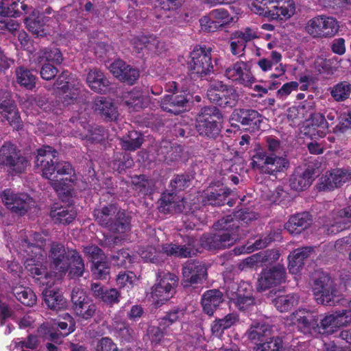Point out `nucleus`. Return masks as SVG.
I'll return each instance as SVG.
<instances>
[{
	"mask_svg": "<svg viewBox=\"0 0 351 351\" xmlns=\"http://www.w3.org/2000/svg\"><path fill=\"white\" fill-rule=\"evenodd\" d=\"M224 75L236 84L245 87L250 86L256 81L250 62L239 60L233 63L226 68Z\"/></svg>",
	"mask_w": 351,
	"mask_h": 351,
	"instance_id": "f3484780",
	"label": "nucleus"
},
{
	"mask_svg": "<svg viewBox=\"0 0 351 351\" xmlns=\"http://www.w3.org/2000/svg\"><path fill=\"white\" fill-rule=\"evenodd\" d=\"M247 339L257 346L254 351H281L282 341L273 335L271 327L265 324H252L245 332Z\"/></svg>",
	"mask_w": 351,
	"mask_h": 351,
	"instance_id": "39448f33",
	"label": "nucleus"
},
{
	"mask_svg": "<svg viewBox=\"0 0 351 351\" xmlns=\"http://www.w3.org/2000/svg\"><path fill=\"white\" fill-rule=\"evenodd\" d=\"M13 295L21 304L32 306L36 303L37 298L34 292L29 287H14L12 291Z\"/></svg>",
	"mask_w": 351,
	"mask_h": 351,
	"instance_id": "c03bdc74",
	"label": "nucleus"
},
{
	"mask_svg": "<svg viewBox=\"0 0 351 351\" xmlns=\"http://www.w3.org/2000/svg\"><path fill=\"white\" fill-rule=\"evenodd\" d=\"M34 163L35 167L41 172L42 176L50 180L52 187L62 201L70 203L72 199L71 193L63 179L59 177L68 175L69 178H66V180L71 182L77 180L71 164L66 161H60L58 152L49 145H43L36 149Z\"/></svg>",
	"mask_w": 351,
	"mask_h": 351,
	"instance_id": "f257e3e1",
	"label": "nucleus"
},
{
	"mask_svg": "<svg viewBox=\"0 0 351 351\" xmlns=\"http://www.w3.org/2000/svg\"><path fill=\"white\" fill-rule=\"evenodd\" d=\"M110 82L100 70L89 71V88L95 93H104L107 91Z\"/></svg>",
	"mask_w": 351,
	"mask_h": 351,
	"instance_id": "58836bf2",
	"label": "nucleus"
},
{
	"mask_svg": "<svg viewBox=\"0 0 351 351\" xmlns=\"http://www.w3.org/2000/svg\"><path fill=\"white\" fill-rule=\"evenodd\" d=\"M222 114L216 106L202 108L197 114L195 128L199 135L209 138H217L221 131Z\"/></svg>",
	"mask_w": 351,
	"mask_h": 351,
	"instance_id": "423d86ee",
	"label": "nucleus"
},
{
	"mask_svg": "<svg viewBox=\"0 0 351 351\" xmlns=\"http://www.w3.org/2000/svg\"><path fill=\"white\" fill-rule=\"evenodd\" d=\"M257 38L256 32L250 27L245 28L243 31H236L232 34V40L239 39L243 41L244 44Z\"/></svg>",
	"mask_w": 351,
	"mask_h": 351,
	"instance_id": "69168bd1",
	"label": "nucleus"
},
{
	"mask_svg": "<svg viewBox=\"0 0 351 351\" xmlns=\"http://www.w3.org/2000/svg\"><path fill=\"white\" fill-rule=\"evenodd\" d=\"M299 302V296L295 293L278 296L272 302L280 312H287L296 306Z\"/></svg>",
	"mask_w": 351,
	"mask_h": 351,
	"instance_id": "a18cd8bd",
	"label": "nucleus"
},
{
	"mask_svg": "<svg viewBox=\"0 0 351 351\" xmlns=\"http://www.w3.org/2000/svg\"><path fill=\"white\" fill-rule=\"evenodd\" d=\"M239 321V315L236 313H229L222 319H217L212 325L213 333L219 334L224 330L230 328Z\"/></svg>",
	"mask_w": 351,
	"mask_h": 351,
	"instance_id": "de8ad7c7",
	"label": "nucleus"
},
{
	"mask_svg": "<svg viewBox=\"0 0 351 351\" xmlns=\"http://www.w3.org/2000/svg\"><path fill=\"white\" fill-rule=\"evenodd\" d=\"M88 296L86 293L80 289H74L71 295L74 311L77 315L88 319Z\"/></svg>",
	"mask_w": 351,
	"mask_h": 351,
	"instance_id": "c9c22d12",
	"label": "nucleus"
},
{
	"mask_svg": "<svg viewBox=\"0 0 351 351\" xmlns=\"http://www.w3.org/2000/svg\"><path fill=\"white\" fill-rule=\"evenodd\" d=\"M145 98L142 92L134 88L123 95L124 104L132 111H139L144 108Z\"/></svg>",
	"mask_w": 351,
	"mask_h": 351,
	"instance_id": "e433bc0d",
	"label": "nucleus"
},
{
	"mask_svg": "<svg viewBox=\"0 0 351 351\" xmlns=\"http://www.w3.org/2000/svg\"><path fill=\"white\" fill-rule=\"evenodd\" d=\"M278 237V234L275 232H270L267 236L264 238H261L256 240L253 245L245 247L243 245L239 247H235L234 249V254L236 255H240L245 253H251L254 250L266 247L271 242L276 240L275 237Z\"/></svg>",
	"mask_w": 351,
	"mask_h": 351,
	"instance_id": "a19ab883",
	"label": "nucleus"
},
{
	"mask_svg": "<svg viewBox=\"0 0 351 351\" xmlns=\"http://www.w3.org/2000/svg\"><path fill=\"white\" fill-rule=\"evenodd\" d=\"M40 62L45 61V63L53 64H61L63 61V56L58 48L45 47L40 51Z\"/></svg>",
	"mask_w": 351,
	"mask_h": 351,
	"instance_id": "49530a36",
	"label": "nucleus"
},
{
	"mask_svg": "<svg viewBox=\"0 0 351 351\" xmlns=\"http://www.w3.org/2000/svg\"><path fill=\"white\" fill-rule=\"evenodd\" d=\"M92 108L95 113L107 122L116 121L119 117L117 107L109 97H97Z\"/></svg>",
	"mask_w": 351,
	"mask_h": 351,
	"instance_id": "bb28decb",
	"label": "nucleus"
},
{
	"mask_svg": "<svg viewBox=\"0 0 351 351\" xmlns=\"http://www.w3.org/2000/svg\"><path fill=\"white\" fill-rule=\"evenodd\" d=\"M313 289L319 304L334 306L341 300V293L327 274L323 273L315 280Z\"/></svg>",
	"mask_w": 351,
	"mask_h": 351,
	"instance_id": "9b49d317",
	"label": "nucleus"
},
{
	"mask_svg": "<svg viewBox=\"0 0 351 351\" xmlns=\"http://www.w3.org/2000/svg\"><path fill=\"white\" fill-rule=\"evenodd\" d=\"M351 93V84L346 81L341 82L330 88V95L337 101L347 99Z\"/></svg>",
	"mask_w": 351,
	"mask_h": 351,
	"instance_id": "09e8293b",
	"label": "nucleus"
},
{
	"mask_svg": "<svg viewBox=\"0 0 351 351\" xmlns=\"http://www.w3.org/2000/svg\"><path fill=\"white\" fill-rule=\"evenodd\" d=\"M311 122L313 127H316L319 129L317 131V134L319 136L325 135L326 130L328 128L325 115L320 112H315L311 115Z\"/></svg>",
	"mask_w": 351,
	"mask_h": 351,
	"instance_id": "4d7b16f0",
	"label": "nucleus"
},
{
	"mask_svg": "<svg viewBox=\"0 0 351 351\" xmlns=\"http://www.w3.org/2000/svg\"><path fill=\"white\" fill-rule=\"evenodd\" d=\"M228 298L233 301L240 311H245L254 304V298L252 295L231 294L228 295Z\"/></svg>",
	"mask_w": 351,
	"mask_h": 351,
	"instance_id": "5fc2aeb1",
	"label": "nucleus"
},
{
	"mask_svg": "<svg viewBox=\"0 0 351 351\" xmlns=\"http://www.w3.org/2000/svg\"><path fill=\"white\" fill-rule=\"evenodd\" d=\"M253 169L258 170L261 173L276 175L283 172L289 167L288 160L274 153H268L263 149H259L252 156L251 162Z\"/></svg>",
	"mask_w": 351,
	"mask_h": 351,
	"instance_id": "6e6552de",
	"label": "nucleus"
},
{
	"mask_svg": "<svg viewBox=\"0 0 351 351\" xmlns=\"http://www.w3.org/2000/svg\"><path fill=\"white\" fill-rule=\"evenodd\" d=\"M312 222L311 215L304 212L292 215L285 224V228L291 234H299L307 229Z\"/></svg>",
	"mask_w": 351,
	"mask_h": 351,
	"instance_id": "7c9ffc66",
	"label": "nucleus"
},
{
	"mask_svg": "<svg viewBox=\"0 0 351 351\" xmlns=\"http://www.w3.org/2000/svg\"><path fill=\"white\" fill-rule=\"evenodd\" d=\"M141 256L145 261L158 263L160 252L154 246L149 245L143 249L140 253Z\"/></svg>",
	"mask_w": 351,
	"mask_h": 351,
	"instance_id": "e2e57ef3",
	"label": "nucleus"
},
{
	"mask_svg": "<svg viewBox=\"0 0 351 351\" xmlns=\"http://www.w3.org/2000/svg\"><path fill=\"white\" fill-rule=\"evenodd\" d=\"M45 243L46 239L38 232L31 234L23 241V246L29 256L25 262V267L38 285L51 287L54 282V276L40 262L45 256L43 248Z\"/></svg>",
	"mask_w": 351,
	"mask_h": 351,
	"instance_id": "f03ea898",
	"label": "nucleus"
},
{
	"mask_svg": "<svg viewBox=\"0 0 351 351\" xmlns=\"http://www.w3.org/2000/svg\"><path fill=\"white\" fill-rule=\"evenodd\" d=\"M50 267L55 273L62 274L69 271L71 278L81 276L84 271V263L80 254L74 250H66L63 245L53 243L49 255Z\"/></svg>",
	"mask_w": 351,
	"mask_h": 351,
	"instance_id": "20e7f679",
	"label": "nucleus"
},
{
	"mask_svg": "<svg viewBox=\"0 0 351 351\" xmlns=\"http://www.w3.org/2000/svg\"><path fill=\"white\" fill-rule=\"evenodd\" d=\"M29 165L27 157L22 154L16 145L4 142L0 147V167L6 169L12 176L23 173Z\"/></svg>",
	"mask_w": 351,
	"mask_h": 351,
	"instance_id": "0eeeda50",
	"label": "nucleus"
},
{
	"mask_svg": "<svg viewBox=\"0 0 351 351\" xmlns=\"http://www.w3.org/2000/svg\"><path fill=\"white\" fill-rule=\"evenodd\" d=\"M117 210L115 204H110L104 206L102 209H97L94 211L95 220L102 226L110 228V222Z\"/></svg>",
	"mask_w": 351,
	"mask_h": 351,
	"instance_id": "37998d69",
	"label": "nucleus"
},
{
	"mask_svg": "<svg viewBox=\"0 0 351 351\" xmlns=\"http://www.w3.org/2000/svg\"><path fill=\"white\" fill-rule=\"evenodd\" d=\"M223 301V294L219 289H214L206 291L201 299L204 313L208 316H213Z\"/></svg>",
	"mask_w": 351,
	"mask_h": 351,
	"instance_id": "cd10ccee",
	"label": "nucleus"
},
{
	"mask_svg": "<svg viewBox=\"0 0 351 351\" xmlns=\"http://www.w3.org/2000/svg\"><path fill=\"white\" fill-rule=\"evenodd\" d=\"M58 72L56 66L51 63H44L40 71L41 77L45 80L53 79Z\"/></svg>",
	"mask_w": 351,
	"mask_h": 351,
	"instance_id": "774afa93",
	"label": "nucleus"
},
{
	"mask_svg": "<svg viewBox=\"0 0 351 351\" xmlns=\"http://www.w3.org/2000/svg\"><path fill=\"white\" fill-rule=\"evenodd\" d=\"M313 251V247H303L295 250L292 256H289V269L293 274L300 271L304 265V260L306 259Z\"/></svg>",
	"mask_w": 351,
	"mask_h": 351,
	"instance_id": "473e14b6",
	"label": "nucleus"
},
{
	"mask_svg": "<svg viewBox=\"0 0 351 351\" xmlns=\"http://www.w3.org/2000/svg\"><path fill=\"white\" fill-rule=\"evenodd\" d=\"M112 219L109 230L114 233L123 234L131 229V217L124 210H117Z\"/></svg>",
	"mask_w": 351,
	"mask_h": 351,
	"instance_id": "f704fd0d",
	"label": "nucleus"
},
{
	"mask_svg": "<svg viewBox=\"0 0 351 351\" xmlns=\"http://www.w3.org/2000/svg\"><path fill=\"white\" fill-rule=\"evenodd\" d=\"M299 83L295 81L287 82L276 92V97L280 99H286L293 91L298 90Z\"/></svg>",
	"mask_w": 351,
	"mask_h": 351,
	"instance_id": "338daca9",
	"label": "nucleus"
},
{
	"mask_svg": "<svg viewBox=\"0 0 351 351\" xmlns=\"http://www.w3.org/2000/svg\"><path fill=\"white\" fill-rule=\"evenodd\" d=\"M1 198L6 207L19 216L25 215L35 204V201L28 194L15 193L10 189L3 191Z\"/></svg>",
	"mask_w": 351,
	"mask_h": 351,
	"instance_id": "2eb2a0df",
	"label": "nucleus"
},
{
	"mask_svg": "<svg viewBox=\"0 0 351 351\" xmlns=\"http://www.w3.org/2000/svg\"><path fill=\"white\" fill-rule=\"evenodd\" d=\"M54 86L64 106L73 104L81 93V83L77 79L73 78L68 71H64L58 75Z\"/></svg>",
	"mask_w": 351,
	"mask_h": 351,
	"instance_id": "f8f14e48",
	"label": "nucleus"
},
{
	"mask_svg": "<svg viewBox=\"0 0 351 351\" xmlns=\"http://www.w3.org/2000/svg\"><path fill=\"white\" fill-rule=\"evenodd\" d=\"M110 71L119 80L132 85L140 76L139 71L127 64L123 60H114L109 66Z\"/></svg>",
	"mask_w": 351,
	"mask_h": 351,
	"instance_id": "393cba45",
	"label": "nucleus"
},
{
	"mask_svg": "<svg viewBox=\"0 0 351 351\" xmlns=\"http://www.w3.org/2000/svg\"><path fill=\"white\" fill-rule=\"evenodd\" d=\"M49 215L54 223L67 225L75 219L77 213L73 206H59L56 203L51 207Z\"/></svg>",
	"mask_w": 351,
	"mask_h": 351,
	"instance_id": "c756f323",
	"label": "nucleus"
},
{
	"mask_svg": "<svg viewBox=\"0 0 351 351\" xmlns=\"http://www.w3.org/2000/svg\"><path fill=\"white\" fill-rule=\"evenodd\" d=\"M275 0H252L251 8L255 13L269 18Z\"/></svg>",
	"mask_w": 351,
	"mask_h": 351,
	"instance_id": "3c124183",
	"label": "nucleus"
},
{
	"mask_svg": "<svg viewBox=\"0 0 351 351\" xmlns=\"http://www.w3.org/2000/svg\"><path fill=\"white\" fill-rule=\"evenodd\" d=\"M190 176L187 173H182L174 176L170 182V187L174 192L180 191L189 186Z\"/></svg>",
	"mask_w": 351,
	"mask_h": 351,
	"instance_id": "6e6d98bb",
	"label": "nucleus"
},
{
	"mask_svg": "<svg viewBox=\"0 0 351 351\" xmlns=\"http://www.w3.org/2000/svg\"><path fill=\"white\" fill-rule=\"evenodd\" d=\"M184 0H157L158 7L166 14L163 17L168 19V22L173 23L176 21L177 10L182 6Z\"/></svg>",
	"mask_w": 351,
	"mask_h": 351,
	"instance_id": "79ce46f5",
	"label": "nucleus"
},
{
	"mask_svg": "<svg viewBox=\"0 0 351 351\" xmlns=\"http://www.w3.org/2000/svg\"><path fill=\"white\" fill-rule=\"evenodd\" d=\"M16 82L25 89L32 90L36 84L38 77L32 71L24 67L19 66L15 71Z\"/></svg>",
	"mask_w": 351,
	"mask_h": 351,
	"instance_id": "4c0bfd02",
	"label": "nucleus"
},
{
	"mask_svg": "<svg viewBox=\"0 0 351 351\" xmlns=\"http://www.w3.org/2000/svg\"><path fill=\"white\" fill-rule=\"evenodd\" d=\"M144 142L143 134L137 131L128 132V134L120 138V145L122 149L134 152L139 149Z\"/></svg>",
	"mask_w": 351,
	"mask_h": 351,
	"instance_id": "ea45409f",
	"label": "nucleus"
},
{
	"mask_svg": "<svg viewBox=\"0 0 351 351\" xmlns=\"http://www.w3.org/2000/svg\"><path fill=\"white\" fill-rule=\"evenodd\" d=\"M182 285L185 289L202 284L207 278L206 269L198 262H187L182 267Z\"/></svg>",
	"mask_w": 351,
	"mask_h": 351,
	"instance_id": "412c9836",
	"label": "nucleus"
},
{
	"mask_svg": "<svg viewBox=\"0 0 351 351\" xmlns=\"http://www.w3.org/2000/svg\"><path fill=\"white\" fill-rule=\"evenodd\" d=\"M43 296L45 304L52 311H58L67 307L66 299L59 291L45 289Z\"/></svg>",
	"mask_w": 351,
	"mask_h": 351,
	"instance_id": "72a5a7b5",
	"label": "nucleus"
},
{
	"mask_svg": "<svg viewBox=\"0 0 351 351\" xmlns=\"http://www.w3.org/2000/svg\"><path fill=\"white\" fill-rule=\"evenodd\" d=\"M158 282L152 288V298L157 305H161L171 298L178 285V277L170 272H158Z\"/></svg>",
	"mask_w": 351,
	"mask_h": 351,
	"instance_id": "ddd939ff",
	"label": "nucleus"
},
{
	"mask_svg": "<svg viewBox=\"0 0 351 351\" xmlns=\"http://www.w3.org/2000/svg\"><path fill=\"white\" fill-rule=\"evenodd\" d=\"M112 261L114 265L126 267L128 264L133 262V258L130 255L128 250H121L112 256Z\"/></svg>",
	"mask_w": 351,
	"mask_h": 351,
	"instance_id": "052dcab7",
	"label": "nucleus"
},
{
	"mask_svg": "<svg viewBox=\"0 0 351 351\" xmlns=\"http://www.w3.org/2000/svg\"><path fill=\"white\" fill-rule=\"evenodd\" d=\"M49 19V16L34 10L25 19V24L27 29L33 34L43 37L47 34L46 25Z\"/></svg>",
	"mask_w": 351,
	"mask_h": 351,
	"instance_id": "c85d7f7f",
	"label": "nucleus"
},
{
	"mask_svg": "<svg viewBox=\"0 0 351 351\" xmlns=\"http://www.w3.org/2000/svg\"><path fill=\"white\" fill-rule=\"evenodd\" d=\"M231 193L229 188L218 181L211 183L202 191L199 201L203 206H220L226 202Z\"/></svg>",
	"mask_w": 351,
	"mask_h": 351,
	"instance_id": "6ab92c4d",
	"label": "nucleus"
},
{
	"mask_svg": "<svg viewBox=\"0 0 351 351\" xmlns=\"http://www.w3.org/2000/svg\"><path fill=\"white\" fill-rule=\"evenodd\" d=\"M291 320L298 330L304 335L319 334V316L304 309L298 310L291 315Z\"/></svg>",
	"mask_w": 351,
	"mask_h": 351,
	"instance_id": "a211bd4d",
	"label": "nucleus"
},
{
	"mask_svg": "<svg viewBox=\"0 0 351 351\" xmlns=\"http://www.w3.org/2000/svg\"><path fill=\"white\" fill-rule=\"evenodd\" d=\"M93 265L91 266V271L95 279H106L110 274V267L108 263L101 260L95 261V258L93 257Z\"/></svg>",
	"mask_w": 351,
	"mask_h": 351,
	"instance_id": "864d4df0",
	"label": "nucleus"
},
{
	"mask_svg": "<svg viewBox=\"0 0 351 351\" xmlns=\"http://www.w3.org/2000/svg\"><path fill=\"white\" fill-rule=\"evenodd\" d=\"M133 44L138 49H143L144 47L151 49L150 45L156 46L158 44V39L153 36H141L133 39Z\"/></svg>",
	"mask_w": 351,
	"mask_h": 351,
	"instance_id": "680f3d73",
	"label": "nucleus"
},
{
	"mask_svg": "<svg viewBox=\"0 0 351 351\" xmlns=\"http://www.w3.org/2000/svg\"><path fill=\"white\" fill-rule=\"evenodd\" d=\"M262 115L256 110L250 108H237L231 115L232 120L248 126L249 129L258 130L263 121Z\"/></svg>",
	"mask_w": 351,
	"mask_h": 351,
	"instance_id": "a878e982",
	"label": "nucleus"
},
{
	"mask_svg": "<svg viewBox=\"0 0 351 351\" xmlns=\"http://www.w3.org/2000/svg\"><path fill=\"white\" fill-rule=\"evenodd\" d=\"M193 95L187 90H181L172 95H165L161 101L162 109L167 112L179 114L187 110L193 102Z\"/></svg>",
	"mask_w": 351,
	"mask_h": 351,
	"instance_id": "dca6fc26",
	"label": "nucleus"
},
{
	"mask_svg": "<svg viewBox=\"0 0 351 351\" xmlns=\"http://www.w3.org/2000/svg\"><path fill=\"white\" fill-rule=\"evenodd\" d=\"M295 10V7L293 0H275L269 18L279 21L287 20L294 14Z\"/></svg>",
	"mask_w": 351,
	"mask_h": 351,
	"instance_id": "2f4dec72",
	"label": "nucleus"
},
{
	"mask_svg": "<svg viewBox=\"0 0 351 351\" xmlns=\"http://www.w3.org/2000/svg\"><path fill=\"white\" fill-rule=\"evenodd\" d=\"M241 224L239 219L230 215L221 218L213 224L217 232L202 236V246L209 250H223L232 246L239 239Z\"/></svg>",
	"mask_w": 351,
	"mask_h": 351,
	"instance_id": "7ed1b4c3",
	"label": "nucleus"
},
{
	"mask_svg": "<svg viewBox=\"0 0 351 351\" xmlns=\"http://www.w3.org/2000/svg\"><path fill=\"white\" fill-rule=\"evenodd\" d=\"M285 268L281 265L263 269L258 280V291H265L285 281Z\"/></svg>",
	"mask_w": 351,
	"mask_h": 351,
	"instance_id": "4be33fe9",
	"label": "nucleus"
},
{
	"mask_svg": "<svg viewBox=\"0 0 351 351\" xmlns=\"http://www.w3.org/2000/svg\"><path fill=\"white\" fill-rule=\"evenodd\" d=\"M187 67L191 75L202 77L214 71L212 62L211 48L206 46L197 45L190 53Z\"/></svg>",
	"mask_w": 351,
	"mask_h": 351,
	"instance_id": "9d476101",
	"label": "nucleus"
},
{
	"mask_svg": "<svg viewBox=\"0 0 351 351\" xmlns=\"http://www.w3.org/2000/svg\"><path fill=\"white\" fill-rule=\"evenodd\" d=\"M331 171L332 182L337 185V188L341 186L343 184L351 179V171L343 169H335Z\"/></svg>",
	"mask_w": 351,
	"mask_h": 351,
	"instance_id": "13d9d810",
	"label": "nucleus"
},
{
	"mask_svg": "<svg viewBox=\"0 0 351 351\" xmlns=\"http://www.w3.org/2000/svg\"><path fill=\"white\" fill-rule=\"evenodd\" d=\"M207 97L210 102L223 108H232L236 106L239 98L234 86L224 84L219 80L210 82L207 90Z\"/></svg>",
	"mask_w": 351,
	"mask_h": 351,
	"instance_id": "1a4fd4ad",
	"label": "nucleus"
},
{
	"mask_svg": "<svg viewBox=\"0 0 351 351\" xmlns=\"http://www.w3.org/2000/svg\"><path fill=\"white\" fill-rule=\"evenodd\" d=\"M134 165V160L128 153H117L112 162V168L121 172L126 169L131 168Z\"/></svg>",
	"mask_w": 351,
	"mask_h": 351,
	"instance_id": "603ef678",
	"label": "nucleus"
},
{
	"mask_svg": "<svg viewBox=\"0 0 351 351\" xmlns=\"http://www.w3.org/2000/svg\"><path fill=\"white\" fill-rule=\"evenodd\" d=\"M339 25L336 19L325 15H319L310 19L306 31L313 38H330L339 31Z\"/></svg>",
	"mask_w": 351,
	"mask_h": 351,
	"instance_id": "4468645a",
	"label": "nucleus"
},
{
	"mask_svg": "<svg viewBox=\"0 0 351 351\" xmlns=\"http://www.w3.org/2000/svg\"><path fill=\"white\" fill-rule=\"evenodd\" d=\"M337 322L336 314H328L323 318H319V334H331L336 328H339Z\"/></svg>",
	"mask_w": 351,
	"mask_h": 351,
	"instance_id": "8fccbe9b",
	"label": "nucleus"
},
{
	"mask_svg": "<svg viewBox=\"0 0 351 351\" xmlns=\"http://www.w3.org/2000/svg\"><path fill=\"white\" fill-rule=\"evenodd\" d=\"M232 19L226 10L219 8L211 10L207 15L201 18L199 22L204 31L214 32L226 27Z\"/></svg>",
	"mask_w": 351,
	"mask_h": 351,
	"instance_id": "aec40b11",
	"label": "nucleus"
},
{
	"mask_svg": "<svg viewBox=\"0 0 351 351\" xmlns=\"http://www.w3.org/2000/svg\"><path fill=\"white\" fill-rule=\"evenodd\" d=\"M271 256V252H261L247 258L245 261L247 265L258 266V264L267 263Z\"/></svg>",
	"mask_w": 351,
	"mask_h": 351,
	"instance_id": "0e129e2a",
	"label": "nucleus"
},
{
	"mask_svg": "<svg viewBox=\"0 0 351 351\" xmlns=\"http://www.w3.org/2000/svg\"><path fill=\"white\" fill-rule=\"evenodd\" d=\"M7 17H19L26 12L27 5L21 0H12L11 4L7 6Z\"/></svg>",
	"mask_w": 351,
	"mask_h": 351,
	"instance_id": "bf43d9fd",
	"label": "nucleus"
},
{
	"mask_svg": "<svg viewBox=\"0 0 351 351\" xmlns=\"http://www.w3.org/2000/svg\"><path fill=\"white\" fill-rule=\"evenodd\" d=\"M315 169L311 165L296 167L289 179L291 188L297 191L308 189L315 180Z\"/></svg>",
	"mask_w": 351,
	"mask_h": 351,
	"instance_id": "5701e85b",
	"label": "nucleus"
},
{
	"mask_svg": "<svg viewBox=\"0 0 351 351\" xmlns=\"http://www.w3.org/2000/svg\"><path fill=\"white\" fill-rule=\"evenodd\" d=\"M184 245L165 244L162 246V252L168 256L179 258H187L195 256L198 250L196 248L197 239L193 236L186 235L184 238Z\"/></svg>",
	"mask_w": 351,
	"mask_h": 351,
	"instance_id": "b1692460",
	"label": "nucleus"
}]
</instances>
